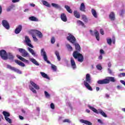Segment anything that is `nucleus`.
Instances as JSON below:
<instances>
[{
	"label": "nucleus",
	"mask_w": 125,
	"mask_h": 125,
	"mask_svg": "<svg viewBox=\"0 0 125 125\" xmlns=\"http://www.w3.org/2000/svg\"><path fill=\"white\" fill-rule=\"evenodd\" d=\"M75 46L76 50L73 53V56L75 59H78V62L82 63L83 62V56L81 53H79L78 51H81V46L77 42H75L73 44Z\"/></svg>",
	"instance_id": "f257e3e1"
},
{
	"label": "nucleus",
	"mask_w": 125,
	"mask_h": 125,
	"mask_svg": "<svg viewBox=\"0 0 125 125\" xmlns=\"http://www.w3.org/2000/svg\"><path fill=\"white\" fill-rule=\"evenodd\" d=\"M83 83L87 89H88V90H90V91L93 90L92 87H91L90 85V83H91V77H90V74H87L86 75L85 80L83 81Z\"/></svg>",
	"instance_id": "f03ea898"
},
{
	"label": "nucleus",
	"mask_w": 125,
	"mask_h": 125,
	"mask_svg": "<svg viewBox=\"0 0 125 125\" xmlns=\"http://www.w3.org/2000/svg\"><path fill=\"white\" fill-rule=\"evenodd\" d=\"M88 107L90 109V110H92L93 112H94V113H96V114H100L102 116L104 117V118H107V115H106V113H105V112H104L102 110L99 109L97 110L95 108L90 105H88Z\"/></svg>",
	"instance_id": "7ed1b4c3"
},
{
	"label": "nucleus",
	"mask_w": 125,
	"mask_h": 125,
	"mask_svg": "<svg viewBox=\"0 0 125 125\" xmlns=\"http://www.w3.org/2000/svg\"><path fill=\"white\" fill-rule=\"evenodd\" d=\"M30 83L31 85H29V87L30 90H32L33 93H37V91L36 90V89H37V90L40 89V86L32 81L30 82ZM32 86L34 87V88Z\"/></svg>",
	"instance_id": "20e7f679"
},
{
	"label": "nucleus",
	"mask_w": 125,
	"mask_h": 125,
	"mask_svg": "<svg viewBox=\"0 0 125 125\" xmlns=\"http://www.w3.org/2000/svg\"><path fill=\"white\" fill-rule=\"evenodd\" d=\"M41 55L43 57V59L48 64H50V62L48 60L47 55H46V52L44 50V48H42L41 50Z\"/></svg>",
	"instance_id": "39448f33"
},
{
	"label": "nucleus",
	"mask_w": 125,
	"mask_h": 125,
	"mask_svg": "<svg viewBox=\"0 0 125 125\" xmlns=\"http://www.w3.org/2000/svg\"><path fill=\"white\" fill-rule=\"evenodd\" d=\"M18 50L21 54L22 57H30V54L26 50L23 48H19Z\"/></svg>",
	"instance_id": "423d86ee"
},
{
	"label": "nucleus",
	"mask_w": 125,
	"mask_h": 125,
	"mask_svg": "<svg viewBox=\"0 0 125 125\" xmlns=\"http://www.w3.org/2000/svg\"><path fill=\"white\" fill-rule=\"evenodd\" d=\"M7 68L9 69V70H11V71H13V72H15V73H17V74H20L21 75L22 74V71H21L20 70L18 69L16 67H12L9 64L7 65Z\"/></svg>",
	"instance_id": "0eeeda50"
},
{
	"label": "nucleus",
	"mask_w": 125,
	"mask_h": 125,
	"mask_svg": "<svg viewBox=\"0 0 125 125\" xmlns=\"http://www.w3.org/2000/svg\"><path fill=\"white\" fill-rule=\"evenodd\" d=\"M67 40L73 44L76 42V38L70 33H68V36L67 37Z\"/></svg>",
	"instance_id": "6e6552de"
},
{
	"label": "nucleus",
	"mask_w": 125,
	"mask_h": 125,
	"mask_svg": "<svg viewBox=\"0 0 125 125\" xmlns=\"http://www.w3.org/2000/svg\"><path fill=\"white\" fill-rule=\"evenodd\" d=\"M0 56L3 60H7V53L4 50L0 51Z\"/></svg>",
	"instance_id": "1a4fd4ad"
},
{
	"label": "nucleus",
	"mask_w": 125,
	"mask_h": 125,
	"mask_svg": "<svg viewBox=\"0 0 125 125\" xmlns=\"http://www.w3.org/2000/svg\"><path fill=\"white\" fill-rule=\"evenodd\" d=\"M90 33L92 36H95L97 41H99L100 40L99 33L97 31V30H95L94 32L92 31V30H90Z\"/></svg>",
	"instance_id": "9d476101"
},
{
	"label": "nucleus",
	"mask_w": 125,
	"mask_h": 125,
	"mask_svg": "<svg viewBox=\"0 0 125 125\" xmlns=\"http://www.w3.org/2000/svg\"><path fill=\"white\" fill-rule=\"evenodd\" d=\"M2 25L6 29V30H9L10 26L9 25V23L8 21L5 20H3L2 21Z\"/></svg>",
	"instance_id": "9b49d317"
},
{
	"label": "nucleus",
	"mask_w": 125,
	"mask_h": 125,
	"mask_svg": "<svg viewBox=\"0 0 125 125\" xmlns=\"http://www.w3.org/2000/svg\"><path fill=\"white\" fill-rule=\"evenodd\" d=\"M25 42L28 46H29V47H31V48H34V46L31 44V40H30L29 37L25 36Z\"/></svg>",
	"instance_id": "f8f14e48"
},
{
	"label": "nucleus",
	"mask_w": 125,
	"mask_h": 125,
	"mask_svg": "<svg viewBox=\"0 0 125 125\" xmlns=\"http://www.w3.org/2000/svg\"><path fill=\"white\" fill-rule=\"evenodd\" d=\"M70 63L71 67L73 70H76L77 69V65H76V62H75V60L73 58H71L70 59Z\"/></svg>",
	"instance_id": "ddd939ff"
},
{
	"label": "nucleus",
	"mask_w": 125,
	"mask_h": 125,
	"mask_svg": "<svg viewBox=\"0 0 125 125\" xmlns=\"http://www.w3.org/2000/svg\"><path fill=\"white\" fill-rule=\"evenodd\" d=\"M17 57L19 59H20V60H21V61H22V62H24V63H26L27 64H29L30 63V62H29L28 60H27L26 59L22 57L21 56H20L19 55H17Z\"/></svg>",
	"instance_id": "4468645a"
},
{
	"label": "nucleus",
	"mask_w": 125,
	"mask_h": 125,
	"mask_svg": "<svg viewBox=\"0 0 125 125\" xmlns=\"http://www.w3.org/2000/svg\"><path fill=\"white\" fill-rule=\"evenodd\" d=\"M22 31V25H18L15 30V33L17 35L20 34V32Z\"/></svg>",
	"instance_id": "2eb2a0df"
},
{
	"label": "nucleus",
	"mask_w": 125,
	"mask_h": 125,
	"mask_svg": "<svg viewBox=\"0 0 125 125\" xmlns=\"http://www.w3.org/2000/svg\"><path fill=\"white\" fill-rule=\"evenodd\" d=\"M97 83L98 84H106V83H108V80L104 79L102 80H99Z\"/></svg>",
	"instance_id": "dca6fc26"
},
{
	"label": "nucleus",
	"mask_w": 125,
	"mask_h": 125,
	"mask_svg": "<svg viewBox=\"0 0 125 125\" xmlns=\"http://www.w3.org/2000/svg\"><path fill=\"white\" fill-rule=\"evenodd\" d=\"M27 49L30 53H31L34 57H37V56H38V55L36 53V52H35V51L33 49L28 47Z\"/></svg>",
	"instance_id": "f3484780"
},
{
	"label": "nucleus",
	"mask_w": 125,
	"mask_h": 125,
	"mask_svg": "<svg viewBox=\"0 0 125 125\" xmlns=\"http://www.w3.org/2000/svg\"><path fill=\"white\" fill-rule=\"evenodd\" d=\"M29 60L30 62H32L34 65H36V66H40V64L38 62L37 60L36 59L33 58H30Z\"/></svg>",
	"instance_id": "a211bd4d"
},
{
	"label": "nucleus",
	"mask_w": 125,
	"mask_h": 125,
	"mask_svg": "<svg viewBox=\"0 0 125 125\" xmlns=\"http://www.w3.org/2000/svg\"><path fill=\"white\" fill-rule=\"evenodd\" d=\"M61 19L63 22H67V16L64 13H62L61 15Z\"/></svg>",
	"instance_id": "6ab92c4d"
},
{
	"label": "nucleus",
	"mask_w": 125,
	"mask_h": 125,
	"mask_svg": "<svg viewBox=\"0 0 125 125\" xmlns=\"http://www.w3.org/2000/svg\"><path fill=\"white\" fill-rule=\"evenodd\" d=\"M105 79L108 81V83H109L110 82H112V83H115V82H116V79H115V77H107Z\"/></svg>",
	"instance_id": "aec40b11"
},
{
	"label": "nucleus",
	"mask_w": 125,
	"mask_h": 125,
	"mask_svg": "<svg viewBox=\"0 0 125 125\" xmlns=\"http://www.w3.org/2000/svg\"><path fill=\"white\" fill-rule=\"evenodd\" d=\"M80 123H82V124H85V125H92V124L90 122L88 121L84 120L83 119L80 120Z\"/></svg>",
	"instance_id": "412c9836"
},
{
	"label": "nucleus",
	"mask_w": 125,
	"mask_h": 125,
	"mask_svg": "<svg viewBox=\"0 0 125 125\" xmlns=\"http://www.w3.org/2000/svg\"><path fill=\"white\" fill-rule=\"evenodd\" d=\"M80 10L83 12H84V11H85V5H84V3L83 2L81 3L80 5Z\"/></svg>",
	"instance_id": "4be33fe9"
},
{
	"label": "nucleus",
	"mask_w": 125,
	"mask_h": 125,
	"mask_svg": "<svg viewBox=\"0 0 125 125\" xmlns=\"http://www.w3.org/2000/svg\"><path fill=\"white\" fill-rule=\"evenodd\" d=\"M15 63L18 64V65H19L20 66H21V67H25V63L22 62L21 61H19L17 60H15Z\"/></svg>",
	"instance_id": "5701e85b"
},
{
	"label": "nucleus",
	"mask_w": 125,
	"mask_h": 125,
	"mask_svg": "<svg viewBox=\"0 0 125 125\" xmlns=\"http://www.w3.org/2000/svg\"><path fill=\"white\" fill-rule=\"evenodd\" d=\"M14 59V56L11 53H8L7 54V59H9V60H13Z\"/></svg>",
	"instance_id": "b1692460"
},
{
	"label": "nucleus",
	"mask_w": 125,
	"mask_h": 125,
	"mask_svg": "<svg viewBox=\"0 0 125 125\" xmlns=\"http://www.w3.org/2000/svg\"><path fill=\"white\" fill-rule=\"evenodd\" d=\"M40 74L43 78H44V79H47V80H50L49 77H48L47 74L44 73V72H41Z\"/></svg>",
	"instance_id": "393cba45"
},
{
	"label": "nucleus",
	"mask_w": 125,
	"mask_h": 125,
	"mask_svg": "<svg viewBox=\"0 0 125 125\" xmlns=\"http://www.w3.org/2000/svg\"><path fill=\"white\" fill-rule=\"evenodd\" d=\"M29 19L30 20V21H33L34 22H38V21H39L38 18L34 16L30 17Z\"/></svg>",
	"instance_id": "a878e982"
},
{
	"label": "nucleus",
	"mask_w": 125,
	"mask_h": 125,
	"mask_svg": "<svg viewBox=\"0 0 125 125\" xmlns=\"http://www.w3.org/2000/svg\"><path fill=\"white\" fill-rule=\"evenodd\" d=\"M37 33H38L37 30H32L29 31V34H30L32 37L33 36H36Z\"/></svg>",
	"instance_id": "bb28decb"
},
{
	"label": "nucleus",
	"mask_w": 125,
	"mask_h": 125,
	"mask_svg": "<svg viewBox=\"0 0 125 125\" xmlns=\"http://www.w3.org/2000/svg\"><path fill=\"white\" fill-rule=\"evenodd\" d=\"M55 54L57 56V58L59 61L61 60V58L60 57V54H59V52L58 51H56L55 52Z\"/></svg>",
	"instance_id": "cd10ccee"
},
{
	"label": "nucleus",
	"mask_w": 125,
	"mask_h": 125,
	"mask_svg": "<svg viewBox=\"0 0 125 125\" xmlns=\"http://www.w3.org/2000/svg\"><path fill=\"white\" fill-rule=\"evenodd\" d=\"M109 18L112 21H114V20H115V13H114V12L110 13V14H109Z\"/></svg>",
	"instance_id": "c85d7f7f"
},
{
	"label": "nucleus",
	"mask_w": 125,
	"mask_h": 125,
	"mask_svg": "<svg viewBox=\"0 0 125 125\" xmlns=\"http://www.w3.org/2000/svg\"><path fill=\"white\" fill-rule=\"evenodd\" d=\"M52 6L55 7V8H58V9H61V6L59 5V4H57L54 3H52Z\"/></svg>",
	"instance_id": "c756f323"
},
{
	"label": "nucleus",
	"mask_w": 125,
	"mask_h": 125,
	"mask_svg": "<svg viewBox=\"0 0 125 125\" xmlns=\"http://www.w3.org/2000/svg\"><path fill=\"white\" fill-rule=\"evenodd\" d=\"M91 12L93 16L95 17V18H97V13H96V11L94 9H91Z\"/></svg>",
	"instance_id": "7c9ffc66"
},
{
	"label": "nucleus",
	"mask_w": 125,
	"mask_h": 125,
	"mask_svg": "<svg viewBox=\"0 0 125 125\" xmlns=\"http://www.w3.org/2000/svg\"><path fill=\"white\" fill-rule=\"evenodd\" d=\"M64 7L66 9L67 11L69 12V13H72L73 12V11H72L70 6L68 5H65Z\"/></svg>",
	"instance_id": "2f4dec72"
},
{
	"label": "nucleus",
	"mask_w": 125,
	"mask_h": 125,
	"mask_svg": "<svg viewBox=\"0 0 125 125\" xmlns=\"http://www.w3.org/2000/svg\"><path fill=\"white\" fill-rule=\"evenodd\" d=\"M74 16H75L76 18H80V17H81V15L80 14V13H79L77 11H74Z\"/></svg>",
	"instance_id": "473e14b6"
},
{
	"label": "nucleus",
	"mask_w": 125,
	"mask_h": 125,
	"mask_svg": "<svg viewBox=\"0 0 125 125\" xmlns=\"http://www.w3.org/2000/svg\"><path fill=\"white\" fill-rule=\"evenodd\" d=\"M2 114L4 116V118H7V117H10V114L7 111H3Z\"/></svg>",
	"instance_id": "72a5a7b5"
},
{
	"label": "nucleus",
	"mask_w": 125,
	"mask_h": 125,
	"mask_svg": "<svg viewBox=\"0 0 125 125\" xmlns=\"http://www.w3.org/2000/svg\"><path fill=\"white\" fill-rule=\"evenodd\" d=\"M42 3L44 5L47 6V7H50V4L45 0H42Z\"/></svg>",
	"instance_id": "f704fd0d"
},
{
	"label": "nucleus",
	"mask_w": 125,
	"mask_h": 125,
	"mask_svg": "<svg viewBox=\"0 0 125 125\" xmlns=\"http://www.w3.org/2000/svg\"><path fill=\"white\" fill-rule=\"evenodd\" d=\"M36 35L38 36L39 39H42V33L39 30L37 31V33H36Z\"/></svg>",
	"instance_id": "c9c22d12"
},
{
	"label": "nucleus",
	"mask_w": 125,
	"mask_h": 125,
	"mask_svg": "<svg viewBox=\"0 0 125 125\" xmlns=\"http://www.w3.org/2000/svg\"><path fill=\"white\" fill-rule=\"evenodd\" d=\"M66 46L69 51H72V50H73V47H72L69 44H66Z\"/></svg>",
	"instance_id": "e433bc0d"
},
{
	"label": "nucleus",
	"mask_w": 125,
	"mask_h": 125,
	"mask_svg": "<svg viewBox=\"0 0 125 125\" xmlns=\"http://www.w3.org/2000/svg\"><path fill=\"white\" fill-rule=\"evenodd\" d=\"M77 24L78 25H79V26H82L83 27V26H84V23H83V21H77Z\"/></svg>",
	"instance_id": "4c0bfd02"
},
{
	"label": "nucleus",
	"mask_w": 125,
	"mask_h": 125,
	"mask_svg": "<svg viewBox=\"0 0 125 125\" xmlns=\"http://www.w3.org/2000/svg\"><path fill=\"white\" fill-rule=\"evenodd\" d=\"M44 94L46 98H49V97H50V95L48 94V92H46V91H44Z\"/></svg>",
	"instance_id": "58836bf2"
},
{
	"label": "nucleus",
	"mask_w": 125,
	"mask_h": 125,
	"mask_svg": "<svg viewBox=\"0 0 125 125\" xmlns=\"http://www.w3.org/2000/svg\"><path fill=\"white\" fill-rule=\"evenodd\" d=\"M120 16H124L125 15V10L122 9L120 12Z\"/></svg>",
	"instance_id": "ea45409f"
},
{
	"label": "nucleus",
	"mask_w": 125,
	"mask_h": 125,
	"mask_svg": "<svg viewBox=\"0 0 125 125\" xmlns=\"http://www.w3.org/2000/svg\"><path fill=\"white\" fill-rule=\"evenodd\" d=\"M82 19L84 22H87V19L86 18V16L85 15H82Z\"/></svg>",
	"instance_id": "a19ab883"
},
{
	"label": "nucleus",
	"mask_w": 125,
	"mask_h": 125,
	"mask_svg": "<svg viewBox=\"0 0 125 125\" xmlns=\"http://www.w3.org/2000/svg\"><path fill=\"white\" fill-rule=\"evenodd\" d=\"M96 68L98 70H99L100 71H101V70H102V66H101V64L97 65Z\"/></svg>",
	"instance_id": "79ce46f5"
},
{
	"label": "nucleus",
	"mask_w": 125,
	"mask_h": 125,
	"mask_svg": "<svg viewBox=\"0 0 125 125\" xmlns=\"http://www.w3.org/2000/svg\"><path fill=\"white\" fill-rule=\"evenodd\" d=\"M106 41H107V42L108 44H109V45H111V44L112 43V39H107Z\"/></svg>",
	"instance_id": "37998d69"
},
{
	"label": "nucleus",
	"mask_w": 125,
	"mask_h": 125,
	"mask_svg": "<svg viewBox=\"0 0 125 125\" xmlns=\"http://www.w3.org/2000/svg\"><path fill=\"white\" fill-rule=\"evenodd\" d=\"M52 69L53 70V71H54V72H56V71H57V68L55 65H52Z\"/></svg>",
	"instance_id": "c03bdc74"
},
{
	"label": "nucleus",
	"mask_w": 125,
	"mask_h": 125,
	"mask_svg": "<svg viewBox=\"0 0 125 125\" xmlns=\"http://www.w3.org/2000/svg\"><path fill=\"white\" fill-rule=\"evenodd\" d=\"M66 106H68V107H69L71 110H72L73 108L72 107V105L71 104V103H70V102H68L67 103H66Z\"/></svg>",
	"instance_id": "a18cd8bd"
},
{
	"label": "nucleus",
	"mask_w": 125,
	"mask_h": 125,
	"mask_svg": "<svg viewBox=\"0 0 125 125\" xmlns=\"http://www.w3.org/2000/svg\"><path fill=\"white\" fill-rule=\"evenodd\" d=\"M5 120H6V121H7L9 124H11V119H10L9 118L5 117Z\"/></svg>",
	"instance_id": "49530a36"
},
{
	"label": "nucleus",
	"mask_w": 125,
	"mask_h": 125,
	"mask_svg": "<svg viewBox=\"0 0 125 125\" xmlns=\"http://www.w3.org/2000/svg\"><path fill=\"white\" fill-rule=\"evenodd\" d=\"M120 78H123V77H125V73H121L118 75Z\"/></svg>",
	"instance_id": "de8ad7c7"
},
{
	"label": "nucleus",
	"mask_w": 125,
	"mask_h": 125,
	"mask_svg": "<svg viewBox=\"0 0 125 125\" xmlns=\"http://www.w3.org/2000/svg\"><path fill=\"white\" fill-rule=\"evenodd\" d=\"M51 43H54L55 42V38L54 37H52L51 39Z\"/></svg>",
	"instance_id": "09e8293b"
},
{
	"label": "nucleus",
	"mask_w": 125,
	"mask_h": 125,
	"mask_svg": "<svg viewBox=\"0 0 125 125\" xmlns=\"http://www.w3.org/2000/svg\"><path fill=\"white\" fill-rule=\"evenodd\" d=\"M32 38H33V40L34 41V42H37L38 41V39H37V37H36V35H33L32 36Z\"/></svg>",
	"instance_id": "8fccbe9b"
},
{
	"label": "nucleus",
	"mask_w": 125,
	"mask_h": 125,
	"mask_svg": "<svg viewBox=\"0 0 125 125\" xmlns=\"http://www.w3.org/2000/svg\"><path fill=\"white\" fill-rule=\"evenodd\" d=\"M63 123H71V121L69 119H65L63 120Z\"/></svg>",
	"instance_id": "3c124183"
},
{
	"label": "nucleus",
	"mask_w": 125,
	"mask_h": 125,
	"mask_svg": "<svg viewBox=\"0 0 125 125\" xmlns=\"http://www.w3.org/2000/svg\"><path fill=\"white\" fill-rule=\"evenodd\" d=\"M50 107H51V109H54V108H55L54 104L51 103L50 104Z\"/></svg>",
	"instance_id": "603ef678"
},
{
	"label": "nucleus",
	"mask_w": 125,
	"mask_h": 125,
	"mask_svg": "<svg viewBox=\"0 0 125 125\" xmlns=\"http://www.w3.org/2000/svg\"><path fill=\"white\" fill-rule=\"evenodd\" d=\"M98 123L101 124V125H104V123H103V122H102V121L100 119H98Z\"/></svg>",
	"instance_id": "864d4df0"
},
{
	"label": "nucleus",
	"mask_w": 125,
	"mask_h": 125,
	"mask_svg": "<svg viewBox=\"0 0 125 125\" xmlns=\"http://www.w3.org/2000/svg\"><path fill=\"white\" fill-rule=\"evenodd\" d=\"M12 2L14 3H15L16 2H19L20 1V0H12Z\"/></svg>",
	"instance_id": "5fc2aeb1"
},
{
	"label": "nucleus",
	"mask_w": 125,
	"mask_h": 125,
	"mask_svg": "<svg viewBox=\"0 0 125 125\" xmlns=\"http://www.w3.org/2000/svg\"><path fill=\"white\" fill-rule=\"evenodd\" d=\"M100 52L101 55H102V54H104V50H103V49H101Z\"/></svg>",
	"instance_id": "6e6d98bb"
},
{
	"label": "nucleus",
	"mask_w": 125,
	"mask_h": 125,
	"mask_svg": "<svg viewBox=\"0 0 125 125\" xmlns=\"http://www.w3.org/2000/svg\"><path fill=\"white\" fill-rule=\"evenodd\" d=\"M12 9V7L10 6L7 9V11H10Z\"/></svg>",
	"instance_id": "4d7b16f0"
},
{
	"label": "nucleus",
	"mask_w": 125,
	"mask_h": 125,
	"mask_svg": "<svg viewBox=\"0 0 125 125\" xmlns=\"http://www.w3.org/2000/svg\"><path fill=\"white\" fill-rule=\"evenodd\" d=\"M120 83H122V84H124L125 86V81L121 80Z\"/></svg>",
	"instance_id": "13d9d810"
},
{
	"label": "nucleus",
	"mask_w": 125,
	"mask_h": 125,
	"mask_svg": "<svg viewBox=\"0 0 125 125\" xmlns=\"http://www.w3.org/2000/svg\"><path fill=\"white\" fill-rule=\"evenodd\" d=\"M100 33H101V35H104V31L103 30V29L100 30Z\"/></svg>",
	"instance_id": "bf43d9fd"
},
{
	"label": "nucleus",
	"mask_w": 125,
	"mask_h": 125,
	"mask_svg": "<svg viewBox=\"0 0 125 125\" xmlns=\"http://www.w3.org/2000/svg\"><path fill=\"white\" fill-rule=\"evenodd\" d=\"M112 42H113V43H114V44H115V43L116 42V40L114 37L112 38Z\"/></svg>",
	"instance_id": "052dcab7"
},
{
	"label": "nucleus",
	"mask_w": 125,
	"mask_h": 125,
	"mask_svg": "<svg viewBox=\"0 0 125 125\" xmlns=\"http://www.w3.org/2000/svg\"><path fill=\"white\" fill-rule=\"evenodd\" d=\"M19 118L20 120H24V117H23V116L20 115L19 116Z\"/></svg>",
	"instance_id": "680f3d73"
},
{
	"label": "nucleus",
	"mask_w": 125,
	"mask_h": 125,
	"mask_svg": "<svg viewBox=\"0 0 125 125\" xmlns=\"http://www.w3.org/2000/svg\"><path fill=\"white\" fill-rule=\"evenodd\" d=\"M103 57H102V55H100L99 57V59L100 60H101V59H102Z\"/></svg>",
	"instance_id": "e2e57ef3"
},
{
	"label": "nucleus",
	"mask_w": 125,
	"mask_h": 125,
	"mask_svg": "<svg viewBox=\"0 0 125 125\" xmlns=\"http://www.w3.org/2000/svg\"><path fill=\"white\" fill-rule=\"evenodd\" d=\"M108 71L109 74H112V70H111L110 69V68L108 69Z\"/></svg>",
	"instance_id": "0e129e2a"
},
{
	"label": "nucleus",
	"mask_w": 125,
	"mask_h": 125,
	"mask_svg": "<svg viewBox=\"0 0 125 125\" xmlns=\"http://www.w3.org/2000/svg\"><path fill=\"white\" fill-rule=\"evenodd\" d=\"M117 89L120 90L122 89V86H121L120 85H118L117 86Z\"/></svg>",
	"instance_id": "69168bd1"
},
{
	"label": "nucleus",
	"mask_w": 125,
	"mask_h": 125,
	"mask_svg": "<svg viewBox=\"0 0 125 125\" xmlns=\"http://www.w3.org/2000/svg\"><path fill=\"white\" fill-rule=\"evenodd\" d=\"M100 89V88H99V87H96V90L97 91H99Z\"/></svg>",
	"instance_id": "338daca9"
},
{
	"label": "nucleus",
	"mask_w": 125,
	"mask_h": 125,
	"mask_svg": "<svg viewBox=\"0 0 125 125\" xmlns=\"http://www.w3.org/2000/svg\"><path fill=\"white\" fill-rule=\"evenodd\" d=\"M30 6H32V7H35V4L34 3H31L30 4Z\"/></svg>",
	"instance_id": "774afa93"
}]
</instances>
